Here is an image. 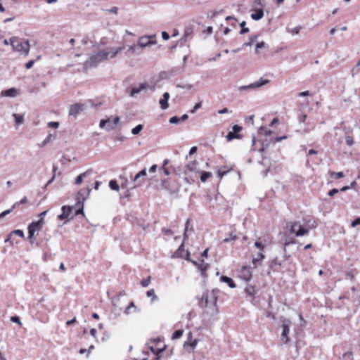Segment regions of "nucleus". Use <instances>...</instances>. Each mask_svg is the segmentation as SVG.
I'll list each match as a JSON object with an SVG mask.
<instances>
[{
    "mask_svg": "<svg viewBox=\"0 0 360 360\" xmlns=\"http://www.w3.org/2000/svg\"><path fill=\"white\" fill-rule=\"evenodd\" d=\"M259 133L262 134H264L266 136H268L271 134V131L266 129L265 127H261L259 130Z\"/></svg>",
    "mask_w": 360,
    "mask_h": 360,
    "instance_id": "nucleus-44",
    "label": "nucleus"
},
{
    "mask_svg": "<svg viewBox=\"0 0 360 360\" xmlns=\"http://www.w3.org/2000/svg\"><path fill=\"white\" fill-rule=\"evenodd\" d=\"M193 30L191 27H186L184 30V37L186 40L190 36L192 35Z\"/></svg>",
    "mask_w": 360,
    "mask_h": 360,
    "instance_id": "nucleus-35",
    "label": "nucleus"
},
{
    "mask_svg": "<svg viewBox=\"0 0 360 360\" xmlns=\"http://www.w3.org/2000/svg\"><path fill=\"white\" fill-rule=\"evenodd\" d=\"M27 203V197H24L20 201L15 202L11 209L6 210L0 214V218L5 217L6 215L10 214L14 209L17 208L20 205H24Z\"/></svg>",
    "mask_w": 360,
    "mask_h": 360,
    "instance_id": "nucleus-17",
    "label": "nucleus"
},
{
    "mask_svg": "<svg viewBox=\"0 0 360 360\" xmlns=\"http://www.w3.org/2000/svg\"><path fill=\"white\" fill-rule=\"evenodd\" d=\"M346 278H349L351 281H354L355 278V274H354L353 271H347L346 274Z\"/></svg>",
    "mask_w": 360,
    "mask_h": 360,
    "instance_id": "nucleus-47",
    "label": "nucleus"
},
{
    "mask_svg": "<svg viewBox=\"0 0 360 360\" xmlns=\"http://www.w3.org/2000/svg\"><path fill=\"white\" fill-rule=\"evenodd\" d=\"M189 231H193V225L191 224V220L190 219H188L186 220V224H185V230H184V240H186L188 238V232Z\"/></svg>",
    "mask_w": 360,
    "mask_h": 360,
    "instance_id": "nucleus-25",
    "label": "nucleus"
},
{
    "mask_svg": "<svg viewBox=\"0 0 360 360\" xmlns=\"http://www.w3.org/2000/svg\"><path fill=\"white\" fill-rule=\"evenodd\" d=\"M92 171L89 169L84 173L80 174L75 179L76 184H81L83 181V179L87 177L89 174H91Z\"/></svg>",
    "mask_w": 360,
    "mask_h": 360,
    "instance_id": "nucleus-27",
    "label": "nucleus"
},
{
    "mask_svg": "<svg viewBox=\"0 0 360 360\" xmlns=\"http://www.w3.org/2000/svg\"><path fill=\"white\" fill-rule=\"evenodd\" d=\"M155 38V35L141 37L138 40V46L144 48L150 44H154L156 43Z\"/></svg>",
    "mask_w": 360,
    "mask_h": 360,
    "instance_id": "nucleus-9",
    "label": "nucleus"
},
{
    "mask_svg": "<svg viewBox=\"0 0 360 360\" xmlns=\"http://www.w3.org/2000/svg\"><path fill=\"white\" fill-rule=\"evenodd\" d=\"M265 46H266V44L264 41L257 43L256 44V51L257 52L259 49L264 48V47H265Z\"/></svg>",
    "mask_w": 360,
    "mask_h": 360,
    "instance_id": "nucleus-55",
    "label": "nucleus"
},
{
    "mask_svg": "<svg viewBox=\"0 0 360 360\" xmlns=\"http://www.w3.org/2000/svg\"><path fill=\"white\" fill-rule=\"evenodd\" d=\"M345 141H346V143H347L348 146H352V145H353V143H354L353 137H352V136H349V135L346 136V137H345Z\"/></svg>",
    "mask_w": 360,
    "mask_h": 360,
    "instance_id": "nucleus-45",
    "label": "nucleus"
},
{
    "mask_svg": "<svg viewBox=\"0 0 360 360\" xmlns=\"http://www.w3.org/2000/svg\"><path fill=\"white\" fill-rule=\"evenodd\" d=\"M212 176V174L209 172H202L200 176V180L202 182H205L207 179Z\"/></svg>",
    "mask_w": 360,
    "mask_h": 360,
    "instance_id": "nucleus-33",
    "label": "nucleus"
},
{
    "mask_svg": "<svg viewBox=\"0 0 360 360\" xmlns=\"http://www.w3.org/2000/svg\"><path fill=\"white\" fill-rule=\"evenodd\" d=\"M231 170H233L231 167L227 165L222 166L217 169V176L219 177V179H222Z\"/></svg>",
    "mask_w": 360,
    "mask_h": 360,
    "instance_id": "nucleus-21",
    "label": "nucleus"
},
{
    "mask_svg": "<svg viewBox=\"0 0 360 360\" xmlns=\"http://www.w3.org/2000/svg\"><path fill=\"white\" fill-rule=\"evenodd\" d=\"M147 86V84L143 83L141 84L139 87L133 88L131 91V95L134 96L136 94H139L141 90L145 89Z\"/></svg>",
    "mask_w": 360,
    "mask_h": 360,
    "instance_id": "nucleus-31",
    "label": "nucleus"
},
{
    "mask_svg": "<svg viewBox=\"0 0 360 360\" xmlns=\"http://www.w3.org/2000/svg\"><path fill=\"white\" fill-rule=\"evenodd\" d=\"M243 129L242 127L239 125H234L233 127V130L231 131H229L228 134L226 135V138L227 141H230L233 139H240L242 138V135L239 133Z\"/></svg>",
    "mask_w": 360,
    "mask_h": 360,
    "instance_id": "nucleus-10",
    "label": "nucleus"
},
{
    "mask_svg": "<svg viewBox=\"0 0 360 360\" xmlns=\"http://www.w3.org/2000/svg\"><path fill=\"white\" fill-rule=\"evenodd\" d=\"M339 192L338 189L337 188H333L328 192V195L333 196L335 194L338 193Z\"/></svg>",
    "mask_w": 360,
    "mask_h": 360,
    "instance_id": "nucleus-59",
    "label": "nucleus"
},
{
    "mask_svg": "<svg viewBox=\"0 0 360 360\" xmlns=\"http://www.w3.org/2000/svg\"><path fill=\"white\" fill-rule=\"evenodd\" d=\"M17 91L14 88H11L2 91L1 94L4 96L13 97L16 95Z\"/></svg>",
    "mask_w": 360,
    "mask_h": 360,
    "instance_id": "nucleus-30",
    "label": "nucleus"
},
{
    "mask_svg": "<svg viewBox=\"0 0 360 360\" xmlns=\"http://www.w3.org/2000/svg\"><path fill=\"white\" fill-rule=\"evenodd\" d=\"M219 290L213 289L206 290L203 292L200 301L199 306L204 312L210 316H215L218 314L219 309L217 305Z\"/></svg>",
    "mask_w": 360,
    "mask_h": 360,
    "instance_id": "nucleus-1",
    "label": "nucleus"
},
{
    "mask_svg": "<svg viewBox=\"0 0 360 360\" xmlns=\"http://www.w3.org/2000/svg\"><path fill=\"white\" fill-rule=\"evenodd\" d=\"M264 257H265V256L264 255V254L262 253V251H260L259 252H258V253L257 254V257H255V258L253 259V260H252V263H253L254 264H256V263H257V262H260V261H262V259H264Z\"/></svg>",
    "mask_w": 360,
    "mask_h": 360,
    "instance_id": "nucleus-34",
    "label": "nucleus"
},
{
    "mask_svg": "<svg viewBox=\"0 0 360 360\" xmlns=\"http://www.w3.org/2000/svg\"><path fill=\"white\" fill-rule=\"evenodd\" d=\"M146 295L148 297H151L152 301H154L157 299V296L155 293L154 289H150V290H148L146 292Z\"/></svg>",
    "mask_w": 360,
    "mask_h": 360,
    "instance_id": "nucleus-37",
    "label": "nucleus"
},
{
    "mask_svg": "<svg viewBox=\"0 0 360 360\" xmlns=\"http://www.w3.org/2000/svg\"><path fill=\"white\" fill-rule=\"evenodd\" d=\"M184 241L185 240L184 239L179 248L174 252L173 257L176 258H184L187 261H191V259L190 258V252L184 249Z\"/></svg>",
    "mask_w": 360,
    "mask_h": 360,
    "instance_id": "nucleus-8",
    "label": "nucleus"
},
{
    "mask_svg": "<svg viewBox=\"0 0 360 360\" xmlns=\"http://www.w3.org/2000/svg\"><path fill=\"white\" fill-rule=\"evenodd\" d=\"M162 37L165 40H167L169 39V35L167 32H162Z\"/></svg>",
    "mask_w": 360,
    "mask_h": 360,
    "instance_id": "nucleus-61",
    "label": "nucleus"
},
{
    "mask_svg": "<svg viewBox=\"0 0 360 360\" xmlns=\"http://www.w3.org/2000/svg\"><path fill=\"white\" fill-rule=\"evenodd\" d=\"M198 162L196 160H193L189 162L186 166L185 169L189 172H195L197 170Z\"/></svg>",
    "mask_w": 360,
    "mask_h": 360,
    "instance_id": "nucleus-28",
    "label": "nucleus"
},
{
    "mask_svg": "<svg viewBox=\"0 0 360 360\" xmlns=\"http://www.w3.org/2000/svg\"><path fill=\"white\" fill-rule=\"evenodd\" d=\"M84 109V105L76 103L70 105L69 109V115L77 116Z\"/></svg>",
    "mask_w": 360,
    "mask_h": 360,
    "instance_id": "nucleus-16",
    "label": "nucleus"
},
{
    "mask_svg": "<svg viewBox=\"0 0 360 360\" xmlns=\"http://www.w3.org/2000/svg\"><path fill=\"white\" fill-rule=\"evenodd\" d=\"M162 186L170 193H175L179 191L178 183L176 181L169 179L162 181Z\"/></svg>",
    "mask_w": 360,
    "mask_h": 360,
    "instance_id": "nucleus-7",
    "label": "nucleus"
},
{
    "mask_svg": "<svg viewBox=\"0 0 360 360\" xmlns=\"http://www.w3.org/2000/svg\"><path fill=\"white\" fill-rule=\"evenodd\" d=\"M48 127L57 129L59 127V122H50L48 123Z\"/></svg>",
    "mask_w": 360,
    "mask_h": 360,
    "instance_id": "nucleus-52",
    "label": "nucleus"
},
{
    "mask_svg": "<svg viewBox=\"0 0 360 360\" xmlns=\"http://www.w3.org/2000/svg\"><path fill=\"white\" fill-rule=\"evenodd\" d=\"M290 321L288 319H285L283 322L282 328L283 331L281 334V340L284 344H287L290 339L288 338V334L290 332Z\"/></svg>",
    "mask_w": 360,
    "mask_h": 360,
    "instance_id": "nucleus-11",
    "label": "nucleus"
},
{
    "mask_svg": "<svg viewBox=\"0 0 360 360\" xmlns=\"http://www.w3.org/2000/svg\"><path fill=\"white\" fill-rule=\"evenodd\" d=\"M11 321L14 323H17L20 325H21L20 319L18 316H14L11 317Z\"/></svg>",
    "mask_w": 360,
    "mask_h": 360,
    "instance_id": "nucleus-54",
    "label": "nucleus"
},
{
    "mask_svg": "<svg viewBox=\"0 0 360 360\" xmlns=\"http://www.w3.org/2000/svg\"><path fill=\"white\" fill-rule=\"evenodd\" d=\"M157 170V165H152L150 169H149V172H151V173H154Z\"/></svg>",
    "mask_w": 360,
    "mask_h": 360,
    "instance_id": "nucleus-63",
    "label": "nucleus"
},
{
    "mask_svg": "<svg viewBox=\"0 0 360 360\" xmlns=\"http://www.w3.org/2000/svg\"><path fill=\"white\" fill-rule=\"evenodd\" d=\"M181 121V119L176 116L172 117L169 119V122L172 124H176Z\"/></svg>",
    "mask_w": 360,
    "mask_h": 360,
    "instance_id": "nucleus-51",
    "label": "nucleus"
},
{
    "mask_svg": "<svg viewBox=\"0 0 360 360\" xmlns=\"http://www.w3.org/2000/svg\"><path fill=\"white\" fill-rule=\"evenodd\" d=\"M190 262L198 267V269L200 271L202 275H205L206 274L207 270L210 267V264L205 262L203 259H199L198 262L193 261L191 259V261Z\"/></svg>",
    "mask_w": 360,
    "mask_h": 360,
    "instance_id": "nucleus-15",
    "label": "nucleus"
},
{
    "mask_svg": "<svg viewBox=\"0 0 360 360\" xmlns=\"http://www.w3.org/2000/svg\"><path fill=\"white\" fill-rule=\"evenodd\" d=\"M264 16V12L262 8H257L253 11V13L251 14L252 19L255 20H259L262 19Z\"/></svg>",
    "mask_w": 360,
    "mask_h": 360,
    "instance_id": "nucleus-24",
    "label": "nucleus"
},
{
    "mask_svg": "<svg viewBox=\"0 0 360 360\" xmlns=\"http://www.w3.org/2000/svg\"><path fill=\"white\" fill-rule=\"evenodd\" d=\"M296 240L294 238H286L284 242V245L288 246L291 244H295Z\"/></svg>",
    "mask_w": 360,
    "mask_h": 360,
    "instance_id": "nucleus-49",
    "label": "nucleus"
},
{
    "mask_svg": "<svg viewBox=\"0 0 360 360\" xmlns=\"http://www.w3.org/2000/svg\"><path fill=\"white\" fill-rule=\"evenodd\" d=\"M13 235L18 236L20 237L21 238H24L25 235L22 230L16 229L13 231L7 237V238L5 240V243H7L11 240V238Z\"/></svg>",
    "mask_w": 360,
    "mask_h": 360,
    "instance_id": "nucleus-26",
    "label": "nucleus"
},
{
    "mask_svg": "<svg viewBox=\"0 0 360 360\" xmlns=\"http://www.w3.org/2000/svg\"><path fill=\"white\" fill-rule=\"evenodd\" d=\"M311 95L309 91H302L298 94V96H307Z\"/></svg>",
    "mask_w": 360,
    "mask_h": 360,
    "instance_id": "nucleus-60",
    "label": "nucleus"
},
{
    "mask_svg": "<svg viewBox=\"0 0 360 360\" xmlns=\"http://www.w3.org/2000/svg\"><path fill=\"white\" fill-rule=\"evenodd\" d=\"M169 160H165L163 162V165L162 167V169L163 170L165 175H169L170 174L169 169L166 167V165L168 164Z\"/></svg>",
    "mask_w": 360,
    "mask_h": 360,
    "instance_id": "nucleus-39",
    "label": "nucleus"
},
{
    "mask_svg": "<svg viewBox=\"0 0 360 360\" xmlns=\"http://www.w3.org/2000/svg\"><path fill=\"white\" fill-rule=\"evenodd\" d=\"M358 225H360V217H357L351 224L352 227H356Z\"/></svg>",
    "mask_w": 360,
    "mask_h": 360,
    "instance_id": "nucleus-53",
    "label": "nucleus"
},
{
    "mask_svg": "<svg viewBox=\"0 0 360 360\" xmlns=\"http://www.w3.org/2000/svg\"><path fill=\"white\" fill-rule=\"evenodd\" d=\"M255 246L256 248H257L258 249L260 250V251L263 252L264 250V245L259 241V240H257L255 243Z\"/></svg>",
    "mask_w": 360,
    "mask_h": 360,
    "instance_id": "nucleus-48",
    "label": "nucleus"
},
{
    "mask_svg": "<svg viewBox=\"0 0 360 360\" xmlns=\"http://www.w3.org/2000/svg\"><path fill=\"white\" fill-rule=\"evenodd\" d=\"M269 82V81L268 79H264L261 78L259 81L254 82V83L250 84L249 86H242L240 89H250V88H258V87L262 86V85L268 84Z\"/></svg>",
    "mask_w": 360,
    "mask_h": 360,
    "instance_id": "nucleus-20",
    "label": "nucleus"
},
{
    "mask_svg": "<svg viewBox=\"0 0 360 360\" xmlns=\"http://www.w3.org/2000/svg\"><path fill=\"white\" fill-rule=\"evenodd\" d=\"M183 333H184V330H175L173 334H172V338L173 340H176V339H179L180 338L182 337L183 335Z\"/></svg>",
    "mask_w": 360,
    "mask_h": 360,
    "instance_id": "nucleus-36",
    "label": "nucleus"
},
{
    "mask_svg": "<svg viewBox=\"0 0 360 360\" xmlns=\"http://www.w3.org/2000/svg\"><path fill=\"white\" fill-rule=\"evenodd\" d=\"M208 251H209V248H206L202 253H201V257H207L208 256Z\"/></svg>",
    "mask_w": 360,
    "mask_h": 360,
    "instance_id": "nucleus-62",
    "label": "nucleus"
},
{
    "mask_svg": "<svg viewBox=\"0 0 360 360\" xmlns=\"http://www.w3.org/2000/svg\"><path fill=\"white\" fill-rule=\"evenodd\" d=\"M147 176L146 169H142L138 174H136L134 178L133 179V182L134 183V187L141 186L143 182L145 181Z\"/></svg>",
    "mask_w": 360,
    "mask_h": 360,
    "instance_id": "nucleus-12",
    "label": "nucleus"
},
{
    "mask_svg": "<svg viewBox=\"0 0 360 360\" xmlns=\"http://www.w3.org/2000/svg\"><path fill=\"white\" fill-rule=\"evenodd\" d=\"M162 232L165 236H172L174 233L171 229L167 228L162 229Z\"/></svg>",
    "mask_w": 360,
    "mask_h": 360,
    "instance_id": "nucleus-46",
    "label": "nucleus"
},
{
    "mask_svg": "<svg viewBox=\"0 0 360 360\" xmlns=\"http://www.w3.org/2000/svg\"><path fill=\"white\" fill-rule=\"evenodd\" d=\"M245 292L247 294V295L250 297V300L251 302L254 301L255 298V295L257 293L255 287L254 285H248L245 288Z\"/></svg>",
    "mask_w": 360,
    "mask_h": 360,
    "instance_id": "nucleus-19",
    "label": "nucleus"
},
{
    "mask_svg": "<svg viewBox=\"0 0 360 360\" xmlns=\"http://www.w3.org/2000/svg\"><path fill=\"white\" fill-rule=\"evenodd\" d=\"M201 106H202V102H201V101H200V102L197 103L195 105V106H194L193 109L191 112L192 113L195 112L198 109L200 108H201Z\"/></svg>",
    "mask_w": 360,
    "mask_h": 360,
    "instance_id": "nucleus-56",
    "label": "nucleus"
},
{
    "mask_svg": "<svg viewBox=\"0 0 360 360\" xmlns=\"http://www.w3.org/2000/svg\"><path fill=\"white\" fill-rule=\"evenodd\" d=\"M120 117L118 116L110 117L105 120H101L99 123L101 128H105L107 130L110 131L116 128L120 122Z\"/></svg>",
    "mask_w": 360,
    "mask_h": 360,
    "instance_id": "nucleus-6",
    "label": "nucleus"
},
{
    "mask_svg": "<svg viewBox=\"0 0 360 360\" xmlns=\"http://www.w3.org/2000/svg\"><path fill=\"white\" fill-rule=\"evenodd\" d=\"M96 333H97V330L95 328H92L90 330L91 335L95 338H96Z\"/></svg>",
    "mask_w": 360,
    "mask_h": 360,
    "instance_id": "nucleus-64",
    "label": "nucleus"
},
{
    "mask_svg": "<svg viewBox=\"0 0 360 360\" xmlns=\"http://www.w3.org/2000/svg\"><path fill=\"white\" fill-rule=\"evenodd\" d=\"M252 276L251 268L250 266H244L241 268L240 273H239V277L245 281H249Z\"/></svg>",
    "mask_w": 360,
    "mask_h": 360,
    "instance_id": "nucleus-14",
    "label": "nucleus"
},
{
    "mask_svg": "<svg viewBox=\"0 0 360 360\" xmlns=\"http://www.w3.org/2000/svg\"><path fill=\"white\" fill-rule=\"evenodd\" d=\"M198 342V340L197 339H193V334L191 332H189L188 334L187 340L184 342V347L185 348L190 347V348L193 350L195 348Z\"/></svg>",
    "mask_w": 360,
    "mask_h": 360,
    "instance_id": "nucleus-18",
    "label": "nucleus"
},
{
    "mask_svg": "<svg viewBox=\"0 0 360 360\" xmlns=\"http://www.w3.org/2000/svg\"><path fill=\"white\" fill-rule=\"evenodd\" d=\"M304 226H302L300 221H293L287 223V228H289V233L294 234L295 236H302L308 234L310 229H314L317 224L314 219H310L306 221L304 219Z\"/></svg>",
    "mask_w": 360,
    "mask_h": 360,
    "instance_id": "nucleus-2",
    "label": "nucleus"
},
{
    "mask_svg": "<svg viewBox=\"0 0 360 360\" xmlns=\"http://www.w3.org/2000/svg\"><path fill=\"white\" fill-rule=\"evenodd\" d=\"M15 122L17 124H20L23 122V117L18 114H13Z\"/></svg>",
    "mask_w": 360,
    "mask_h": 360,
    "instance_id": "nucleus-41",
    "label": "nucleus"
},
{
    "mask_svg": "<svg viewBox=\"0 0 360 360\" xmlns=\"http://www.w3.org/2000/svg\"><path fill=\"white\" fill-rule=\"evenodd\" d=\"M72 212V208L69 206L62 207V213L58 216V218L61 220L67 219Z\"/></svg>",
    "mask_w": 360,
    "mask_h": 360,
    "instance_id": "nucleus-23",
    "label": "nucleus"
},
{
    "mask_svg": "<svg viewBox=\"0 0 360 360\" xmlns=\"http://www.w3.org/2000/svg\"><path fill=\"white\" fill-rule=\"evenodd\" d=\"M150 281H151V276H148L146 278L143 279V280L141 281V285L143 287H147V286L150 284Z\"/></svg>",
    "mask_w": 360,
    "mask_h": 360,
    "instance_id": "nucleus-40",
    "label": "nucleus"
},
{
    "mask_svg": "<svg viewBox=\"0 0 360 360\" xmlns=\"http://www.w3.org/2000/svg\"><path fill=\"white\" fill-rule=\"evenodd\" d=\"M136 46H130L127 50V52L131 54H134L136 53Z\"/></svg>",
    "mask_w": 360,
    "mask_h": 360,
    "instance_id": "nucleus-57",
    "label": "nucleus"
},
{
    "mask_svg": "<svg viewBox=\"0 0 360 360\" xmlns=\"http://www.w3.org/2000/svg\"><path fill=\"white\" fill-rule=\"evenodd\" d=\"M44 225V219L41 218L38 221H32L27 227L28 229V239L32 241L36 238L35 233L40 231Z\"/></svg>",
    "mask_w": 360,
    "mask_h": 360,
    "instance_id": "nucleus-5",
    "label": "nucleus"
},
{
    "mask_svg": "<svg viewBox=\"0 0 360 360\" xmlns=\"http://www.w3.org/2000/svg\"><path fill=\"white\" fill-rule=\"evenodd\" d=\"M109 186L112 190L118 191L120 190V186L118 185L116 180H110L109 182Z\"/></svg>",
    "mask_w": 360,
    "mask_h": 360,
    "instance_id": "nucleus-32",
    "label": "nucleus"
},
{
    "mask_svg": "<svg viewBox=\"0 0 360 360\" xmlns=\"http://www.w3.org/2000/svg\"><path fill=\"white\" fill-rule=\"evenodd\" d=\"M245 21H243L241 23H240V27H242L241 29V31H240V33L241 34H244V33H246L248 32H249V29L248 28H246L245 27Z\"/></svg>",
    "mask_w": 360,
    "mask_h": 360,
    "instance_id": "nucleus-50",
    "label": "nucleus"
},
{
    "mask_svg": "<svg viewBox=\"0 0 360 360\" xmlns=\"http://www.w3.org/2000/svg\"><path fill=\"white\" fill-rule=\"evenodd\" d=\"M142 129H143V125L139 124L131 129V133L134 135H136V134H139Z\"/></svg>",
    "mask_w": 360,
    "mask_h": 360,
    "instance_id": "nucleus-38",
    "label": "nucleus"
},
{
    "mask_svg": "<svg viewBox=\"0 0 360 360\" xmlns=\"http://www.w3.org/2000/svg\"><path fill=\"white\" fill-rule=\"evenodd\" d=\"M238 238L237 236L233 233L230 234V236L229 238H226L223 240L224 243H229L232 240H235Z\"/></svg>",
    "mask_w": 360,
    "mask_h": 360,
    "instance_id": "nucleus-42",
    "label": "nucleus"
},
{
    "mask_svg": "<svg viewBox=\"0 0 360 360\" xmlns=\"http://www.w3.org/2000/svg\"><path fill=\"white\" fill-rule=\"evenodd\" d=\"M10 44L14 51L28 56L30 49V43L27 40L13 37L9 39Z\"/></svg>",
    "mask_w": 360,
    "mask_h": 360,
    "instance_id": "nucleus-4",
    "label": "nucleus"
},
{
    "mask_svg": "<svg viewBox=\"0 0 360 360\" xmlns=\"http://www.w3.org/2000/svg\"><path fill=\"white\" fill-rule=\"evenodd\" d=\"M330 176H335V179H340V178H342L345 175L342 172H332L330 173Z\"/></svg>",
    "mask_w": 360,
    "mask_h": 360,
    "instance_id": "nucleus-43",
    "label": "nucleus"
},
{
    "mask_svg": "<svg viewBox=\"0 0 360 360\" xmlns=\"http://www.w3.org/2000/svg\"><path fill=\"white\" fill-rule=\"evenodd\" d=\"M155 342V346H151L150 350L153 354H155L157 356L155 360H159V354L165 350L166 345L164 344L163 342L160 341V340H156Z\"/></svg>",
    "mask_w": 360,
    "mask_h": 360,
    "instance_id": "nucleus-13",
    "label": "nucleus"
},
{
    "mask_svg": "<svg viewBox=\"0 0 360 360\" xmlns=\"http://www.w3.org/2000/svg\"><path fill=\"white\" fill-rule=\"evenodd\" d=\"M169 94L168 92L164 93L162 98L160 100V108L162 110H166L169 107L168 100L169 98Z\"/></svg>",
    "mask_w": 360,
    "mask_h": 360,
    "instance_id": "nucleus-22",
    "label": "nucleus"
},
{
    "mask_svg": "<svg viewBox=\"0 0 360 360\" xmlns=\"http://www.w3.org/2000/svg\"><path fill=\"white\" fill-rule=\"evenodd\" d=\"M220 280L228 284V285L231 288H236V285L234 283L233 280L229 277H227L226 276H222L220 278Z\"/></svg>",
    "mask_w": 360,
    "mask_h": 360,
    "instance_id": "nucleus-29",
    "label": "nucleus"
},
{
    "mask_svg": "<svg viewBox=\"0 0 360 360\" xmlns=\"http://www.w3.org/2000/svg\"><path fill=\"white\" fill-rule=\"evenodd\" d=\"M123 49L124 47L120 46L118 48L108 47L100 50L90 57L89 63L92 65H96L104 60L115 58Z\"/></svg>",
    "mask_w": 360,
    "mask_h": 360,
    "instance_id": "nucleus-3",
    "label": "nucleus"
},
{
    "mask_svg": "<svg viewBox=\"0 0 360 360\" xmlns=\"http://www.w3.org/2000/svg\"><path fill=\"white\" fill-rule=\"evenodd\" d=\"M34 63V60H31L25 64V68L27 69H30L33 66Z\"/></svg>",
    "mask_w": 360,
    "mask_h": 360,
    "instance_id": "nucleus-58",
    "label": "nucleus"
}]
</instances>
